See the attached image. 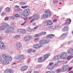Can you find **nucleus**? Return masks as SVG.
<instances>
[{
  "instance_id": "obj_13",
  "label": "nucleus",
  "mask_w": 73,
  "mask_h": 73,
  "mask_svg": "<svg viewBox=\"0 0 73 73\" xmlns=\"http://www.w3.org/2000/svg\"><path fill=\"white\" fill-rule=\"evenodd\" d=\"M67 36V34L64 33L62 34L60 36V38L62 40L64 39Z\"/></svg>"
},
{
  "instance_id": "obj_51",
  "label": "nucleus",
  "mask_w": 73,
  "mask_h": 73,
  "mask_svg": "<svg viewBox=\"0 0 73 73\" xmlns=\"http://www.w3.org/2000/svg\"><path fill=\"white\" fill-rule=\"evenodd\" d=\"M4 15H5V13L4 12H3L2 13H1V15L2 16H4Z\"/></svg>"
},
{
  "instance_id": "obj_57",
  "label": "nucleus",
  "mask_w": 73,
  "mask_h": 73,
  "mask_svg": "<svg viewBox=\"0 0 73 73\" xmlns=\"http://www.w3.org/2000/svg\"><path fill=\"white\" fill-rule=\"evenodd\" d=\"M11 19H15V17L13 16H11Z\"/></svg>"
},
{
  "instance_id": "obj_38",
  "label": "nucleus",
  "mask_w": 73,
  "mask_h": 73,
  "mask_svg": "<svg viewBox=\"0 0 73 73\" xmlns=\"http://www.w3.org/2000/svg\"><path fill=\"white\" fill-rule=\"evenodd\" d=\"M6 9L7 12H9L10 11V8L9 7H7Z\"/></svg>"
},
{
  "instance_id": "obj_40",
  "label": "nucleus",
  "mask_w": 73,
  "mask_h": 73,
  "mask_svg": "<svg viewBox=\"0 0 73 73\" xmlns=\"http://www.w3.org/2000/svg\"><path fill=\"white\" fill-rule=\"evenodd\" d=\"M28 7V6L25 5L24 6H22L21 7L22 8H23V9H25V8H27Z\"/></svg>"
},
{
  "instance_id": "obj_9",
  "label": "nucleus",
  "mask_w": 73,
  "mask_h": 73,
  "mask_svg": "<svg viewBox=\"0 0 73 73\" xmlns=\"http://www.w3.org/2000/svg\"><path fill=\"white\" fill-rule=\"evenodd\" d=\"M42 47V45L41 44H36L33 46V48H39Z\"/></svg>"
},
{
  "instance_id": "obj_1",
  "label": "nucleus",
  "mask_w": 73,
  "mask_h": 73,
  "mask_svg": "<svg viewBox=\"0 0 73 73\" xmlns=\"http://www.w3.org/2000/svg\"><path fill=\"white\" fill-rule=\"evenodd\" d=\"M30 13V9H29L24 10L23 13V15L24 17H27L28 16Z\"/></svg>"
},
{
  "instance_id": "obj_12",
  "label": "nucleus",
  "mask_w": 73,
  "mask_h": 73,
  "mask_svg": "<svg viewBox=\"0 0 73 73\" xmlns=\"http://www.w3.org/2000/svg\"><path fill=\"white\" fill-rule=\"evenodd\" d=\"M32 38V36H25L24 37V40L25 41H28Z\"/></svg>"
},
{
  "instance_id": "obj_29",
  "label": "nucleus",
  "mask_w": 73,
  "mask_h": 73,
  "mask_svg": "<svg viewBox=\"0 0 73 73\" xmlns=\"http://www.w3.org/2000/svg\"><path fill=\"white\" fill-rule=\"evenodd\" d=\"M48 69H50V70H52V69H54V68L53 66H48Z\"/></svg>"
},
{
  "instance_id": "obj_63",
  "label": "nucleus",
  "mask_w": 73,
  "mask_h": 73,
  "mask_svg": "<svg viewBox=\"0 0 73 73\" xmlns=\"http://www.w3.org/2000/svg\"><path fill=\"white\" fill-rule=\"evenodd\" d=\"M35 21V19H32L30 23H32L33 21Z\"/></svg>"
},
{
  "instance_id": "obj_62",
  "label": "nucleus",
  "mask_w": 73,
  "mask_h": 73,
  "mask_svg": "<svg viewBox=\"0 0 73 73\" xmlns=\"http://www.w3.org/2000/svg\"><path fill=\"white\" fill-rule=\"evenodd\" d=\"M68 68H69V71H70V70H72V67H69Z\"/></svg>"
},
{
  "instance_id": "obj_47",
  "label": "nucleus",
  "mask_w": 73,
  "mask_h": 73,
  "mask_svg": "<svg viewBox=\"0 0 73 73\" xmlns=\"http://www.w3.org/2000/svg\"><path fill=\"white\" fill-rule=\"evenodd\" d=\"M9 28L11 30H13V29H14V28L13 27L10 26L9 27Z\"/></svg>"
},
{
  "instance_id": "obj_64",
  "label": "nucleus",
  "mask_w": 73,
  "mask_h": 73,
  "mask_svg": "<svg viewBox=\"0 0 73 73\" xmlns=\"http://www.w3.org/2000/svg\"><path fill=\"white\" fill-rule=\"evenodd\" d=\"M50 73H55V72L54 71H52L51 72H50Z\"/></svg>"
},
{
  "instance_id": "obj_5",
  "label": "nucleus",
  "mask_w": 73,
  "mask_h": 73,
  "mask_svg": "<svg viewBox=\"0 0 73 73\" xmlns=\"http://www.w3.org/2000/svg\"><path fill=\"white\" fill-rule=\"evenodd\" d=\"M5 46L4 43L0 41V48L1 50H5Z\"/></svg>"
},
{
  "instance_id": "obj_49",
  "label": "nucleus",
  "mask_w": 73,
  "mask_h": 73,
  "mask_svg": "<svg viewBox=\"0 0 73 73\" xmlns=\"http://www.w3.org/2000/svg\"><path fill=\"white\" fill-rule=\"evenodd\" d=\"M27 23V21H25L23 23H21V25L22 26L24 25L25 24V23Z\"/></svg>"
},
{
  "instance_id": "obj_2",
  "label": "nucleus",
  "mask_w": 73,
  "mask_h": 73,
  "mask_svg": "<svg viewBox=\"0 0 73 73\" xmlns=\"http://www.w3.org/2000/svg\"><path fill=\"white\" fill-rule=\"evenodd\" d=\"M2 24L3 25L1 27V30L4 31L5 29V28H9V25L7 23H5L4 22H3L2 23Z\"/></svg>"
},
{
  "instance_id": "obj_52",
  "label": "nucleus",
  "mask_w": 73,
  "mask_h": 73,
  "mask_svg": "<svg viewBox=\"0 0 73 73\" xmlns=\"http://www.w3.org/2000/svg\"><path fill=\"white\" fill-rule=\"evenodd\" d=\"M15 24H16V23L15 22H12L11 23V25H15Z\"/></svg>"
},
{
  "instance_id": "obj_15",
  "label": "nucleus",
  "mask_w": 73,
  "mask_h": 73,
  "mask_svg": "<svg viewBox=\"0 0 73 73\" xmlns=\"http://www.w3.org/2000/svg\"><path fill=\"white\" fill-rule=\"evenodd\" d=\"M71 23V20L69 19H67L66 20V22L65 23V24H66L67 25H69Z\"/></svg>"
},
{
  "instance_id": "obj_14",
  "label": "nucleus",
  "mask_w": 73,
  "mask_h": 73,
  "mask_svg": "<svg viewBox=\"0 0 73 73\" xmlns=\"http://www.w3.org/2000/svg\"><path fill=\"white\" fill-rule=\"evenodd\" d=\"M16 46L17 48H18L19 49H21L22 46L20 43H17L16 44Z\"/></svg>"
},
{
  "instance_id": "obj_7",
  "label": "nucleus",
  "mask_w": 73,
  "mask_h": 73,
  "mask_svg": "<svg viewBox=\"0 0 73 73\" xmlns=\"http://www.w3.org/2000/svg\"><path fill=\"white\" fill-rule=\"evenodd\" d=\"M9 63V62L8 60H4L2 61L1 64L2 65H8Z\"/></svg>"
},
{
  "instance_id": "obj_26",
  "label": "nucleus",
  "mask_w": 73,
  "mask_h": 73,
  "mask_svg": "<svg viewBox=\"0 0 73 73\" xmlns=\"http://www.w3.org/2000/svg\"><path fill=\"white\" fill-rule=\"evenodd\" d=\"M61 72H62V70L60 68H58L56 69L55 71V72L57 73H60Z\"/></svg>"
},
{
  "instance_id": "obj_56",
  "label": "nucleus",
  "mask_w": 73,
  "mask_h": 73,
  "mask_svg": "<svg viewBox=\"0 0 73 73\" xmlns=\"http://www.w3.org/2000/svg\"><path fill=\"white\" fill-rule=\"evenodd\" d=\"M5 21H7V20H8V18L7 17H6L5 19Z\"/></svg>"
},
{
  "instance_id": "obj_54",
  "label": "nucleus",
  "mask_w": 73,
  "mask_h": 73,
  "mask_svg": "<svg viewBox=\"0 0 73 73\" xmlns=\"http://www.w3.org/2000/svg\"><path fill=\"white\" fill-rule=\"evenodd\" d=\"M28 18L27 17H25L24 18V20L25 21H27V20H28Z\"/></svg>"
},
{
  "instance_id": "obj_21",
  "label": "nucleus",
  "mask_w": 73,
  "mask_h": 73,
  "mask_svg": "<svg viewBox=\"0 0 73 73\" xmlns=\"http://www.w3.org/2000/svg\"><path fill=\"white\" fill-rule=\"evenodd\" d=\"M15 60H20V54H18L15 56Z\"/></svg>"
},
{
  "instance_id": "obj_22",
  "label": "nucleus",
  "mask_w": 73,
  "mask_h": 73,
  "mask_svg": "<svg viewBox=\"0 0 73 73\" xmlns=\"http://www.w3.org/2000/svg\"><path fill=\"white\" fill-rule=\"evenodd\" d=\"M69 30V27L68 26H66L64 27V28L62 29V31L63 32H65L66 31H68Z\"/></svg>"
},
{
  "instance_id": "obj_4",
  "label": "nucleus",
  "mask_w": 73,
  "mask_h": 73,
  "mask_svg": "<svg viewBox=\"0 0 73 73\" xmlns=\"http://www.w3.org/2000/svg\"><path fill=\"white\" fill-rule=\"evenodd\" d=\"M69 68V65H65L63 66L62 67V72H65Z\"/></svg>"
},
{
  "instance_id": "obj_37",
  "label": "nucleus",
  "mask_w": 73,
  "mask_h": 73,
  "mask_svg": "<svg viewBox=\"0 0 73 73\" xmlns=\"http://www.w3.org/2000/svg\"><path fill=\"white\" fill-rule=\"evenodd\" d=\"M27 29L28 32H31V31H32V29H31V28H30V27H29L27 28Z\"/></svg>"
},
{
  "instance_id": "obj_36",
  "label": "nucleus",
  "mask_w": 73,
  "mask_h": 73,
  "mask_svg": "<svg viewBox=\"0 0 73 73\" xmlns=\"http://www.w3.org/2000/svg\"><path fill=\"white\" fill-rule=\"evenodd\" d=\"M19 4L21 5H25L26 4V3L25 2H20Z\"/></svg>"
},
{
  "instance_id": "obj_10",
  "label": "nucleus",
  "mask_w": 73,
  "mask_h": 73,
  "mask_svg": "<svg viewBox=\"0 0 73 73\" xmlns=\"http://www.w3.org/2000/svg\"><path fill=\"white\" fill-rule=\"evenodd\" d=\"M33 17L34 19H35V20H38L39 16L37 14H35L33 15Z\"/></svg>"
},
{
  "instance_id": "obj_24",
  "label": "nucleus",
  "mask_w": 73,
  "mask_h": 73,
  "mask_svg": "<svg viewBox=\"0 0 73 73\" xmlns=\"http://www.w3.org/2000/svg\"><path fill=\"white\" fill-rule=\"evenodd\" d=\"M13 71L11 70H7L4 73H13Z\"/></svg>"
},
{
  "instance_id": "obj_39",
  "label": "nucleus",
  "mask_w": 73,
  "mask_h": 73,
  "mask_svg": "<svg viewBox=\"0 0 73 73\" xmlns=\"http://www.w3.org/2000/svg\"><path fill=\"white\" fill-rule=\"evenodd\" d=\"M15 17H20V15L18 13H17L15 15Z\"/></svg>"
},
{
  "instance_id": "obj_46",
  "label": "nucleus",
  "mask_w": 73,
  "mask_h": 73,
  "mask_svg": "<svg viewBox=\"0 0 73 73\" xmlns=\"http://www.w3.org/2000/svg\"><path fill=\"white\" fill-rule=\"evenodd\" d=\"M70 56H68L67 57V59L68 60H70Z\"/></svg>"
},
{
  "instance_id": "obj_35",
  "label": "nucleus",
  "mask_w": 73,
  "mask_h": 73,
  "mask_svg": "<svg viewBox=\"0 0 73 73\" xmlns=\"http://www.w3.org/2000/svg\"><path fill=\"white\" fill-rule=\"evenodd\" d=\"M7 60H9V61H11L12 60V58L9 56L8 58V59H7Z\"/></svg>"
},
{
  "instance_id": "obj_59",
  "label": "nucleus",
  "mask_w": 73,
  "mask_h": 73,
  "mask_svg": "<svg viewBox=\"0 0 73 73\" xmlns=\"http://www.w3.org/2000/svg\"><path fill=\"white\" fill-rule=\"evenodd\" d=\"M53 3H56L57 2H58V1L57 0H54L53 1Z\"/></svg>"
},
{
  "instance_id": "obj_19",
  "label": "nucleus",
  "mask_w": 73,
  "mask_h": 73,
  "mask_svg": "<svg viewBox=\"0 0 73 73\" xmlns=\"http://www.w3.org/2000/svg\"><path fill=\"white\" fill-rule=\"evenodd\" d=\"M47 36L50 38H53L55 37V35L53 34H49L47 35Z\"/></svg>"
},
{
  "instance_id": "obj_53",
  "label": "nucleus",
  "mask_w": 73,
  "mask_h": 73,
  "mask_svg": "<svg viewBox=\"0 0 73 73\" xmlns=\"http://www.w3.org/2000/svg\"><path fill=\"white\" fill-rule=\"evenodd\" d=\"M39 36H42V35H43V34H42V32H41L39 34Z\"/></svg>"
},
{
  "instance_id": "obj_48",
  "label": "nucleus",
  "mask_w": 73,
  "mask_h": 73,
  "mask_svg": "<svg viewBox=\"0 0 73 73\" xmlns=\"http://www.w3.org/2000/svg\"><path fill=\"white\" fill-rule=\"evenodd\" d=\"M2 60H3L2 58H1V56H0V62H1V63L2 61H3Z\"/></svg>"
},
{
  "instance_id": "obj_31",
  "label": "nucleus",
  "mask_w": 73,
  "mask_h": 73,
  "mask_svg": "<svg viewBox=\"0 0 73 73\" xmlns=\"http://www.w3.org/2000/svg\"><path fill=\"white\" fill-rule=\"evenodd\" d=\"M32 49H28L27 50V53H30L32 52Z\"/></svg>"
},
{
  "instance_id": "obj_16",
  "label": "nucleus",
  "mask_w": 73,
  "mask_h": 73,
  "mask_svg": "<svg viewBox=\"0 0 73 73\" xmlns=\"http://www.w3.org/2000/svg\"><path fill=\"white\" fill-rule=\"evenodd\" d=\"M28 69V66H23L21 67V69L22 71H25Z\"/></svg>"
},
{
  "instance_id": "obj_11",
  "label": "nucleus",
  "mask_w": 73,
  "mask_h": 73,
  "mask_svg": "<svg viewBox=\"0 0 73 73\" xmlns=\"http://www.w3.org/2000/svg\"><path fill=\"white\" fill-rule=\"evenodd\" d=\"M46 23L47 25H52L53 24V23L52 21L50 20H47L46 21Z\"/></svg>"
},
{
  "instance_id": "obj_17",
  "label": "nucleus",
  "mask_w": 73,
  "mask_h": 73,
  "mask_svg": "<svg viewBox=\"0 0 73 73\" xmlns=\"http://www.w3.org/2000/svg\"><path fill=\"white\" fill-rule=\"evenodd\" d=\"M9 56V55L5 54L3 55L2 56V57H3V59H4V60H8V59Z\"/></svg>"
},
{
  "instance_id": "obj_61",
  "label": "nucleus",
  "mask_w": 73,
  "mask_h": 73,
  "mask_svg": "<svg viewBox=\"0 0 73 73\" xmlns=\"http://www.w3.org/2000/svg\"><path fill=\"white\" fill-rule=\"evenodd\" d=\"M72 42V41H69L68 43V44H70Z\"/></svg>"
},
{
  "instance_id": "obj_8",
  "label": "nucleus",
  "mask_w": 73,
  "mask_h": 73,
  "mask_svg": "<svg viewBox=\"0 0 73 73\" xmlns=\"http://www.w3.org/2000/svg\"><path fill=\"white\" fill-rule=\"evenodd\" d=\"M67 53L73 55V49L72 48H71L70 49L68 50L67 51Z\"/></svg>"
},
{
  "instance_id": "obj_45",
  "label": "nucleus",
  "mask_w": 73,
  "mask_h": 73,
  "mask_svg": "<svg viewBox=\"0 0 73 73\" xmlns=\"http://www.w3.org/2000/svg\"><path fill=\"white\" fill-rule=\"evenodd\" d=\"M35 37H38V36H40V35L39 34H35Z\"/></svg>"
},
{
  "instance_id": "obj_42",
  "label": "nucleus",
  "mask_w": 73,
  "mask_h": 73,
  "mask_svg": "<svg viewBox=\"0 0 73 73\" xmlns=\"http://www.w3.org/2000/svg\"><path fill=\"white\" fill-rule=\"evenodd\" d=\"M58 66V63H55L54 65L53 66L54 67H56V66Z\"/></svg>"
},
{
  "instance_id": "obj_55",
  "label": "nucleus",
  "mask_w": 73,
  "mask_h": 73,
  "mask_svg": "<svg viewBox=\"0 0 73 73\" xmlns=\"http://www.w3.org/2000/svg\"><path fill=\"white\" fill-rule=\"evenodd\" d=\"M53 23H56L57 22V19H55L53 21Z\"/></svg>"
},
{
  "instance_id": "obj_27",
  "label": "nucleus",
  "mask_w": 73,
  "mask_h": 73,
  "mask_svg": "<svg viewBox=\"0 0 73 73\" xmlns=\"http://www.w3.org/2000/svg\"><path fill=\"white\" fill-rule=\"evenodd\" d=\"M43 19H48V16L46 14H43L42 16Z\"/></svg>"
},
{
  "instance_id": "obj_28",
  "label": "nucleus",
  "mask_w": 73,
  "mask_h": 73,
  "mask_svg": "<svg viewBox=\"0 0 73 73\" xmlns=\"http://www.w3.org/2000/svg\"><path fill=\"white\" fill-rule=\"evenodd\" d=\"M26 33L27 31H26L24 29H22L21 31V33H22V34H25V33Z\"/></svg>"
},
{
  "instance_id": "obj_60",
  "label": "nucleus",
  "mask_w": 73,
  "mask_h": 73,
  "mask_svg": "<svg viewBox=\"0 0 73 73\" xmlns=\"http://www.w3.org/2000/svg\"><path fill=\"white\" fill-rule=\"evenodd\" d=\"M57 26H55L54 27V29H57Z\"/></svg>"
},
{
  "instance_id": "obj_30",
  "label": "nucleus",
  "mask_w": 73,
  "mask_h": 73,
  "mask_svg": "<svg viewBox=\"0 0 73 73\" xmlns=\"http://www.w3.org/2000/svg\"><path fill=\"white\" fill-rule=\"evenodd\" d=\"M44 44H45L46 43H48V42H49V41H50V40H46L45 39H44Z\"/></svg>"
},
{
  "instance_id": "obj_3",
  "label": "nucleus",
  "mask_w": 73,
  "mask_h": 73,
  "mask_svg": "<svg viewBox=\"0 0 73 73\" xmlns=\"http://www.w3.org/2000/svg\"><path fill=\"white\" fill-rule=\"evenodd\" d=\"M68 56V54L65 52H62L60 55V57L62 59H66Z\"/></svg>"
},
{
  "instance_id": "obj_50",
  "label": "nucleus",
  "mask_w": 73,
  "mask_h": 73,
  "mask_svg": "<svg viewBox=\"0 0 73 73\" xmlns=\"http://www.w3.org/2000/svg\"><path fill=\"white\" fill-rule=\"evenodd\" d=\"M53 64V62H50L49 63V64L48 66H52V65Z\"/></svg>"
},
{
  "instance_id": "obj_18",
  "label": "nucleus",
  "mask_w": 73,
  "mask_h": 73,
  "mask_svg": "<svg viewBox=\"0 0 73 73\" xmlns=\"http://www.w3.org/2000/svg\"><path fill=\"white\" fill-rule=\"evenodd\" d=\"M12 32L11 30H10L9 28H7L5 31V33H7V34H9L11 32Z\"/></svg>"
},
{
  "instance_id": "obj_44",
  "label": "nucleus",
  "mask_w": 73,
  "mask_h": 73,
  "mask_svg": "<svg viewBox=\"0 0 73 73\" xmlns=\"http://www.w3.org/2000/svg\"><path fill=\"white\" fill-rule=\"evenodd\" d=\"M39 40L38 39V38H36L34 39V41H35V42L36 41H37Z\"/></svg>"
},
{
  "instance_id": "obj_33",
  "label": "nucleus",
  "mask_w": 73,
  "mask_h": 73,
  "mask_svg": "<svg viewBox=\"0 0 73 73\" xmlns=\"http://www.w3.org/2000/svg\"><path fill=\"white\" fill-rule=\"evenodd\" d=\"M48 55L47 54H46L44 55V58L43 59L44 60H45V59L46 58H48Z\"/></svg>"
},
{
  "instance_id": "obj_41",
  "label": "nucleus",
  "mask_w": 73,
  "mask_h": 73,
  "mask_svg": "<svg viewBox=\"0 0 73 73\" xmlns=\"http://www.w3.org/2000/svg\"><path fill=\"white\" fill-rule=\"evenodd\" d=\"M21 30L22 29H19L17 30V32L18 33H21Z\"/></svg>"
},
{
  "instance_id": "obj_43",
  "label": "nucleus",
  "mask_w": 73,
  "mask_h": 73,
  "mask_svg": "<svg viewBox=\"0 0 73 73\" xmlns=\"http://www.w3.org/2000/svg\"><path fill=\"white\" fill-rule=\"evenodd\" d=\"M38 26H36L35 27L33 28V29H32V30L33 31H35V29H36L37 28H38Z\"/></svg>"
},
{
  "instance_id": "obj_34",
  "label": "nucleus",
  "mask_w": 73,
  "mask_h": 73,
  "mask_svg": "<svg viewBox=\"0 0 73 73\" xmlns=\"http://www.w3.org/2000/svg\"><path fill=\"white\" fill-rule=\"evenodd\" d=\"M20 37V36L19 35H17L15 36V38H19Z\"/></svg>"
},
{
  "instance_id": "obj_23",
  "label": "nucleus",
  "mask_w": 73,
  "mask_h": 73,
  "mask_svg": "<svg viewBox=\"0 0 73 73\" xmlns=\"http://www.w3.org/2000/svg\"><path fill=\"white\" fill-rule=\"evenodd\" d=\"M20 59H25L27 58L26 57H25L24 55L23 54H20Z\"/></svg>"
},
{
  "instance_id": "obj_32",
  "label": "nucleus",
  "mask_w": 73,
  "mask_h": 73,
  "mask_svg": "<svg viewBox=\"0 0 73 73\" xmlns=\"http://www.w3.org/2000/svg\"><path fill=\"white\" fill-rule=\"evenodd\" d=\"M40 44H41V45H42L41 44H44V40H40Z\"/></svg>"
},
{
  "instance_id": "obj_25",
  "label": "nucleus",
  "mask_w": 73,
  "mask_h": 73,
  "mask_svg": "<svg viewBox=\"0 0 73 73\" xmlns=\"http://www.w3.org/2000/svg\"><path fill=\"white\" fill-rule=\"evenodd\" d=\"M42 57H41L38 58V62H43V61H44V59H42Z\"/></svg>"
},
{
  "instance_id": "obj_6",
  "label": "nucleus",
  "mask_w": 73,
  "mask_h": 73,
  "mask_svg": "<svg viewBox=\"0 0 73 73\" xmlns=\"http://www.w3.org/2000/svg\"><path fill=\"white\" fill-rule=\"evenodd\" d=\"M53 60L54 61H56L58 63H60L61 62V61L60 60V57L58 55L56 56L53 58Z\"/></svg>"
},
{
  "instance_id": "obj_20",
  "label": "nucleus",
  "mask_w": 73,
  "mask_h": 73,
  "mask_svg": "<svg viewBox=\"0 0 73 73\" xmlns=\"http://www.w3.org/2000/svg\"><path fill=\"white\" fill-rule=\"evenodd\" d=\"M45 13H46L47 16H48V17H50L51 16V14L50 13L49 11H45L44 12Z\"/></svg>"
},
{
  "instance_id": "obj_58",
  "label": "nucleus",
  "mask_w": 73,
  "mask_h": 73,
  "mask_svg": "<svg viewBox=\"0 0 73 73\" xmlns=\"http://www.w3.org/2000/svg\"><path fill=\"white\" fill-rule=\"evenodd\" d=\"M43 35H46V32H42Z\"/></svg>"
}]
</instances>
